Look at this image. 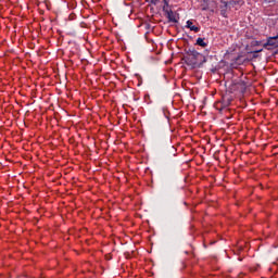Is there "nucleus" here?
Returning a JSON list of instances; mask_svg holds the SVG:
<instances>
[{
    "label": "nucleus",
    "mask_w": 278,
    "mask_h": 278,
    "mask_svg": "<svg viewBox=\"0 0 278 278\" xmlns=\"http://www.w3.org/2000/svg\"><path fill=\"white\" fill-rule=\"evenodd\" d=\"M203 55L199 53L197 50H189L187 55L185 56V62L188 66H198L200 62H203Z\"/></svg>",
    "instance_id": "f257e3e1"
},
{
    "label": "nucleus",
    "mask_w": 278,
    "mask_h": 278,
    "mask_svg": "<svg viewBox=\"0 0 278 278\" xmlns=\"http://www.w3.org/2000/svg\"><path fill=\"white\" fill-rule=\"evenodd\" d=\"M187 29H190V31H194V34H199L201 31V27L194 25V22L192 20H189L186 22Z\"/></svg>",
    "instance_id": "f03ea898"
},
{
    "label": "nucleus",
    "mask_w": 278,
    "mask_h": 278,
    "mask_svg": "<svg viewBox=\"0 0 278 278\" xmlns=\"http://www.w3.org/2000/svg\"><path fill=\"white\" fill-rule=\"evenodd\" d=\"M164 13L170 23H177V14L173 12L172 9L169 11H165Z\"/></svg>",
    "instance_id": "7ed1b4c3"
},
{
    "label": "nucleus",
    "mask_w": 278,
    "mask_h": 278,
    "mask_svg": "<svg viewBox=\"0 0 278 278\" xmlns=\"http://www.w3.org/2000/svg\"><path fill=\"white\" fill-rule=\"evenodd\" d=\"M278 36L276 37H269L266 45L267 47H275V42H273L274 40H277Z\"/></svg>",
    "instance_id": "20e7f679"
},
{
    "label": "nucleus",
    "mask_w": 278,
    "mask_h": 278,
    "mask_svg": "<svg viewBox=\"0 0 278 278\" xmlns=\"http://www.w3.org/2000/svg\"><path fill=\"white\" fill-rule=\"evenodd\" d=\"M197 45H199V47H207V42H205V39L203 38H198Z\"/></svg>",
    "instance_id": "39448f33"
},
{
    "label": "nucleus",
    "mask_w": 278,
    "mask_h": 278,
    "mask_svg": "<svg viewBox=\"0 0 278 278\" xmlns=\"http://www.w3.org/2000/svg\"><path fill=\"white\" fill-rule=\"evenodd\" d=\"M163 12H168L170 11V5L168 4V0H163Z\"/></svg>",
    "instance_id": "423d86ee"
},
{
    "label": "nucleus",
    "mask_w": 278,
    "mask_h": 278,
    "mask_svg": "<svg viewBox=\"0 0 278 278\" xmlns=\"http://www.w3.org/2000/svg\"><path fill=\"white\" fill-rule=\"evenodd\" d=\"M222 3L224 4V8H227L228 5L227 1L222 0Z\"/></svg>",
    "instance_id": "0eeeda50"
},
{
    "label": "nucleus",
    "mask_w": 278,
    "mask_h": 278,
    "mask_svg": "<svg viewBox=\"0 0 278 278\" xmlns=\"http://www.w3.org/2000/svg\"><path fill=\"white\" fill-rule=\"evenodd\" d=\"M210 8V3L206 4L202 10H207Z\"/></svg>",
    "instance_id": "6e6552de"
},
{
    "label": "nucleus",
    "mask_w": 278,
    "mask_h": 278,
    "mask_svg": "<svg viewBox=\"0 0 278 278\" xmlns=\"http://www.w3.org/2000/svg\"><path fill=\"white\" fill-rule=\"evenodd\" d=\"M254 53H262V50H256L254 51Z\"/></svg>",
    "instance_id": "1a4fd4ad"
}]
</instances>
